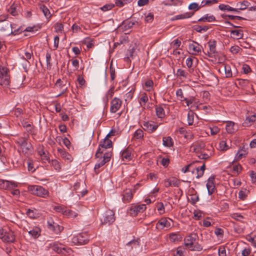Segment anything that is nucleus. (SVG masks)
Wrapping results in <instances>:
<instances>
[{
    "mask_svg": "<svg viewBox=\"0 0 256 256\" xmlns=\"http://www.w3.org/2000/svg\"><path fill=\"white\" fill-rule=\"evenodd\" d=\"M28 232L34 238H36L40 235V228L36 227L28 231Z\"/></svg>",
    "mask_w": 256,
    "mask_h": 256,
    "instance_id": "obj_30",
    "label": "nucleus"
},
{
    "mask_svg": "<svg viewBox=\"0 0 256 256\" xmlns=\"http://www.w3.org/2000/svg\"><path fill=\"white\" fill-rule=\"evenodd\" d=\"M103 154V156H102V154H100V156L98 158L100 159L95 164L94 170L96 174H99L100 172V170L99 169L104 166L105 164L108 162L110 160L112 156L111 152H106Z\"/></svg>",
    "mask_w": 256,
    "mask_h": 256,
    "instance_id": "obj_1",
    "label": "nucleus"
},
{
    "mask_svg": "<svg viewBox=\"0 0 256 256\" xmlns=\"http://www.w3.org/2000/svg\"><path fill=\"white\" fill-rule=\"evenodd\" d=\"M115 220L114 213L111 210H108L104 213L101 218L102 224L110 225Z\"/></svg>",
    "mask_w": 256,
    "mask_h": 256,
    "instance_id": "obj_6",
    "label": "nucleus"
},
{
    "mask_svg": "<svg viewBox=\"0 0 256 256\" xmlns=\"http://www.w3.org/2000/svg\"><path fill=\"white\" fill-rule=\"evenodd\" d=\"M52 164L56 170L59 171L60 170V163L57 160H52Z\"/></svg>",
    "mask_w": 256,
    "mask_h": 256,
    "instance_id": "obj_61",
    "label": "nucleus"
},
{
    "mask_svg": "<svg viewBox=\"0 0 256 256\" xmlns=\"http://www.w3.org/2000/svg\"><path fill=\"white\" fill-rule=\"evenodd\" d=\"M200 48L201 46L198 42L194 41L188 44L189 50H192V54H196L201 52Z\"/></svg>",
    "mask_w": 256,
    "mask_h": 256,
    "instance_id": "obj_17",
    "label": "nucleus"
},
{
    "mask_svg": "<svg viewBox=\"0 0 256 256\" xmlns=\"http://www.w3.org/2000/svg\"><path fill=\"white\" fill-rule=\"evenodd\" d=\"M40 9L42 12L44 14L46 17V18L48 19L51 17V14L50 13V10L44 4H42L40 6Z\"/></svg>",
    "mask_w": 256,
    "mask_h": 256,
    "instance_id": "obj_36",
    "label": "nucleus"
},
{
    "mask_svg": "<svg viewBox=\"0 0 256 256\" xmlns=\"http://www.w3.org/2000/svg\"><path fill=\"white\" fill-rule=\"evenodd\" d=\"M194 14V12H186L183 14L176 15L172 18V20L190 18H191Z\"/></svg>",
    "mask_w": 256,
    "mask_h": 256,
    "instance_id": "obj_20",
    "label": "nucleus"
},
{
    "mask_svg": "<svg viewBox=\"0 0 256 256\" xmlns=\"http://www.w3.org/2000/svg\"><path fill=\"white\" fill-rule=\"evenodd\" d=\"M206 168L205 164H204L200 167H198L196 168L197 172V176H196V178H199L202 177L204 174V172Z\"/></svg>",
    "mask_w": 256,
    "mask_h": 256,
    "instance_id": "obj_39",
    "label": "nucleus"
},
{
    "mask_svg": "<svg viewBox=\"0 0 256 256\" xmlns=\"http://www.w3.org/2000/svg\"><path fill=\"white\" fill-rule=\"evenodd\" d=\"M182 0H169L168 3L166 4V5L172 6H178L181 5L182 4Z\"/></svg>",
    "mask_w": 256,
    "mask_h": 256,
    "instance_id": "obj_47",
    "label": "nucleus"
},
{
    "mask_svg": "<svg viewBox=\"0 0 256 256\" xmlns=\"http://www.w3.org/2000/svg\"><path fill=\"white\" fill-rule=\"evenodd\" d=\"M12 24L8 22H5L2 24L0 28V31L4 34L10 36L12 32V28H14Z\"/></svg>",
    "mask_w": 256,
    "mask_h": 256,
    "instance_id": "obj_11",
    "label": "nucleus"
},
{
    "mask_svg": "<svg viewBox=\"0 0 256 256\" xmlns=\"http://www.w3.org/2000/svg\"><path fill=\"white\" fill-rule=\"evenodd\" d=\"M176 74L178 77L182 76L184 78H186L188 75V73L185 70L179 68Z\"/></svg>",
    "mask_w": 256,
    "mask_h": 256,
    "instance_id": "obj_51",
    "label": "nucleus"
},
{
    "mask_svg": "<svg viewBox=\"0 0 256 256\" xmlns=\"http://www.w3.org/2000/svg\"><path fill=\"white\" fill-rule=\"evenodd\" d=\"M208 44L209 51L208 52V55L209 57L212 58V54H214L216 52V42L215 40L209 41Z\"/></svg>",
    "mask_w": 256,
    "mask_h": 256,
    "instance_id": "obj_21",
    "label": "nucleus"
},
{
    "mask_svg": "<svg viewBox=\"0 0 256 256\" xmlns=\"http://www.w3.org/2000/svg\"><path fill=\"white\" fill-rule=\"evenodd\" d=\"M153 85V81L150 79L147 80L144 82V86L148 91H150L152 89Z\"/></svg>",
    "mask_w": 256,
    "mask_h": 256,
    "instance_id": "obj_48",
    "label": "nucleus"
},
{
    "mask_svg": "<svg viewBox=\"0 0 256 256\" xmlns=\"http://www.w3.org/2000/svg\"><path fill=\"white\" fill-rule=\"evenodd\" d=\"M50 246L53 250L60 254L64 255L70 254L72 252L70 248L64 246L62 244L58 243V242H52Z\"/></svg>",
    "mask_w": 256,
    "mask_h": 256,
    "instance_id": "obj_3",
    "label": "nucleus"
},
{
    "mask_svg": "<svg viewBox=\"0 0 256 256\" xmlns=\"http://www.w3.org/2000/svg\"><path fill=\"white\" fill-rule=\"evenodd\" d=\"M198 236L196 234H190V236H187L184 240L185 246L189 248L190 246L193 244V243L196 241Z\"/></svg>",
    "mask_w": 256,
    "mask_h": 256,
    "instance_id": "obj_16",
    "label": "nucleus"
},
{
    "mask_svg": "<svg viewBox=\"0 0 256 256\" xmlns=\"http://www.w3.org/2000/svg\"><path fill=\"white\" fill-rule=\"evenodd\" d=\"M28 190L32 194L40 197L46 198L49 196L48 191L40 186H30Z\"/></svg>",
    "mask_w": 256,
    "mask_h": 256,
    "instance_id": "obj_2",
    "label": "nucleus"
},
{
    "mask_svg": "<svg viewBox=\"0 0 256 256\" xmlns=\"http://www.w3.org/2000/svg\"><path fill=\"white\" fill-rule=\"evenodd\" d=\"M121 157L123 160L124 159L130 160L132 159L131 151L128 148H126L120 152Z\"/></svg>",
    "mask_w": 256,
    "mask_h": 256,
    "instance_id": "obj_26",
    "label": "nucleus"
},
{
    "mask_svg": "<svg viewBox=\"0 0 256 256\" xmlns=\"http://www.w3.org/2000/svg\"><path fill=\"white\" fill-rule=\"evenodd\" d=\"M190 250L193 251H200L202 250V246L199 244L198 242L195 241L192 246H190L188 248Z\"/></svg>",
    "mask_w": 256,
    "mask_h": 256,
    "instance_id": "obj_37",
    "label": "nucleus"
},
{
    "mask_svg": "<svg viewBox=\"0 0 256 256\" xmlns=\"http://www.w3.org/2000/svg\"><path fill=\"white\" fill-rule=\"evenodd\" d=\"M144 136V132L141 129L137 130L134 133V137L136 139L142 138Z\"/></svg>",
    "mask_w": 256,
    "mask_h": 256,
    "instance_id": "obj_52",
    "label": "nucleus"
},
{
    "mask_svg": "<svg viewBox=\"0 0 256 256\" xmlns=\"http://www.w3.org/2000/svg\"><path fill=\"white\" fill-rule=\"evenodd\" d=\"M26 215L30 218H36L37 214L34 210L31 209L27 210L26 212Z\"/></svg>",
    "mask_w": 256,
    "mask_h": 256,
    "instance_id": "obj_53",
    "label": "nucleus"
},
{
    "mask_svg": "<svg viewBox=\"0 0 256 256\" xmlns=\"http://www.w3.org/2000/svg\"><path fill=\"white\" fill-rule=\"evenodd\" d=\"M224 72H225V74H226V78H230L232 77V70H231V68H230V65L227 64H224Z\"/></svg>",
    "mask_w": 256,
    "mask_h": 256,
    "instance_id": "obj_41",
    "label": "nucleus"
},
{
    "mask_svg": "<svg viewBox=\"0 0 256 256\" xmlns=\"http://www.w3.org/2000/svg\"><path fill=\"white\" fill-rule=\"evenodd\" d=\"M216 20V18L213 15H209L208 14H205L201 18H199L198 22H212Z\"/></svg>",
    "mask_w": 256,
    "mask_h": 256,
    "instance_id": "obj_27",
    "label": "nucleus"
},
{
    "mask_svg": "<svg viewBox=\"0 0 256 256\" xmlns=\"http://www.w3.org/2000/svg\"><path fill=\"white\" fill-rule=\"evenodd\" d=\"M58 152L60 153V156L64 160L72 161V156L68 152L62 149H58Z\"/></svg>",
    "mask_w": 256,
    "mask_h": 256,
    "instance_id": "obj_33",
    "label": "nucleus"
},
{
    "mask_svg": "<svg viewBox=\"0 0 256 256\" xmlns=\"http://www.w3.org/2000/svg\"><path fill=\"white\" fill-rule=\"evenodd\" d=\"M219 148L221 150L224 151L228 150L229 146L225 140H222L220 142Z\"/></svg>",
    "mask_w": 256,
    "mask_h": 256,
    "instance_id": "obj_50",
    "label": "nucleus"
},
{
    "mask_svg": "<svg viewBox=\"0 0 256 256\" xmlns=\"http://www.w3.org/2000/svg\"><path fill=\"white\" fill-rule=\"evenodd\" d=\"M146 208V206L144 204L139 205L132 204L128 210V212L130 216H134L138 213L142 212Z\"/></svg>",
    "mask_w": 256,
    "mask_h": 256,
    "instance_id": "obj_8",
    "label": "nucleus"
},
{
    "mask_svg": "<svg viewBox=\"0 0 256 256\" xmlns=\"http://www.w3.org/2000/svg\"><path fill=\"white\" fill-rule=\"evenodd\" d=\"M84 235H86L85 234H80L72 238V242L74 243H78L82 244H86L88 242L87 240H84Z\"/></svg>",
    "mask_w": 256,
    "mask_h": 256,
    "instance_id": "obj_22",
    "label": "nucleus"
},
{
    "mask_svg": "<svg viewBox=\"0 0 256 256\" xmlns=\"http://www.w3.org/2000/svg\"><path fill=\"white\" fill-rule=\"evenodd\" d=\"M178 181L175 178H173L172 180L168 179L164 180V186L166 187L170 186H178Z\"/></svg>",
    "mask_w": 256,
    "mask_h": 256,
    "instance_id": "obj_28",
    "label": "nucleus"
},
{
    "mask_svg": "<svg viewBox=\"0 0 256 256\" xmlns=\"http://www.w3.org/2000/svg\"><path fill=\"white\" fill-rule=\"evenodd\" d=\"M135 48H132L128 50L126 54V56L124 58V60L127 62H130L131 60L133 59L136 56Z\"/></svg>",
    "mask_w": 256,
    "mask_h": 256,
    "instance_id": "obj_19",
    "label": "nucleus"
},
{
    "mask_svg": "<svg viewBox=\"0 0 256 256\" xmlns=\"http://www.w3.org/2000/svg\"><path fill=\"white\" fill-rule=\"evenodd\" d=\"M158 128V126L154 124L153 122H144L143 129L149 132H152Z\"/></svg>",
    "mask_w": 256,
    "mask_h": 256,
    "instance_id": "obj_13",
    "label": "nucleus"
},
{
    "mask_svg": "<svg viewBox=\"0 0 256 256\" xmlns=\"http://www.w3.org/2000/svg\"><path fill=\"white\" fill-rule=\"evenodd\" d=\"M234 123L232 122H228L226 125V130L229 134H232L236 130L234 128Z\"/></svg>",
    "mask_w": 256,
    "mask_h": 256,
    "instance_id": "obj_32",
    "label": "nucleus"
},
{
    "mask_svg": "<svg viewBox=\"0 0 256 256\" xmlns=\"http://www.w3.org/2000/svg\"><path fill=\"white\" fill-rule=\"evenodd\" d=\"M231 37L234 39L239 40L243 36V32L241 30H234L230 31Z\"/></svg>",
    "mask_w": 256,
    "mask_h": 256,
    "instance_id": "obj_23",
    "label": "nucleus"
},
{
    "mask_svg": "<svg viewBox=\"0 0 256 256\" xmlns=\"http://www.w3.org/2000/svg\"><path fill=\"white\" fill-rule=\"evenodd\" d=\"M128 37L126 36H122L120 38V40L118 42H114V46L116 47L117 46L120 45L122 44H123L124 42L127 41Z\"/></svg>",
    "mask_w": 256,
    "mask_h": 256,
    "instance_id": "obj_58",
    "label": "nucleus"
},
{
    "mask_svg": "<svg viewBox=\"0 0 256 256\" xmlns=\"http://www.w3.org/2000/svg\"><path fill=\"white\" fill-rule=\"evenodd\" d=\"M247 154L246 150H244V148H242L238 152L236 153V160H240L243 156H245Z\"/></svg>",
    "mask_w": 256,
    "mask_h": 256,
    "instance_id": "obj_40",
    "label": "nucleus"
},
{
    "mask_svg": "<svg viewBox=\"0 0 256 256\" xmlns=\"http://www.w3.org/2000/svg\"><path fill=\"white\" fill-rule=\"evenodd\" d=\"M8 68L4 66L0 67V76H8Z\"/></svg>",
    "mask_w": 256,
    "mask_h": 256,
    "instance_id": "obj_59",
    "label": "nucleus"
},
{
    "mask_svg": "<svg viewBox=\"0 0 256 256\" xmlns=\"http://www.w3.org/2000/svg\"><path fill=\"white\" fill-rule=\"evenodd\" d=\"M136 23H138L136 21L132 22L128 20H124L122 24L119 26V28L123 31L127 30L131 28Z\"/></svg>",
    "mask_w": 256,
    "mask_h": 256,
    "instance_id": "obj_14",
    "label": "nucleus"
},
{
    "mask_svg": "<svg viewBox=\"0 0 256 256\" xmlns=\"http://www.w3.org/2000/svg\"><path fill=\"white\" fill-rule=\"evenodd\" d=\"M170 240L174 242H178L182 240V236L178 232H174L170 234Z\"/></svg>",
    "mask_w": 256,
    "mask_h": 256,
    "instance_id": "obj_24",
    "label": "nucleus"
},
{
    "mask_svg": "<svg viewBox=\"0 0 256 256\" xmlns=\"http://www.w3.org/2000/svg\"><path fill=\"white\" fill-rule=\"evenodd\" d=\"M214 178L210 177L208 180V182L206 184L208 192L209 195H211L214 192L215 186L214 183Z\"/></svg>",
    "mask_w": 256,
    "mask_h": 256,
    "instance_id": "obj_18",
    "label": "nucleus"
},
{
    "mask_svg": "<svg viewBox=\"0 0 256 256\" xmlns=\"http://www.w3.org/2000/svg\"><path fill=\"white\" fill-rule=\"evenodd\" d=\"M242 50V49L238 46H234L230 48V51L233 54H236Z\"/></svg>",
    "mask_w": 256,
    "mask_h": 256,
    "instance_id": "obj_57",
    "label": "nucleus"
},
{
    "mask_svg": "<svg viewBox=\"0 0 256 256\" xmlns=\"http://www.w3.org/2000/svg\"><path fill=\"white\" fill-rule=\"evenodd\" d=\"M8 10L9 12L14 16L18 15V12L16 10V7L14 5L12 6Z\"/></svg>",
    "mask_w": 256,
    "mask_h": 256,
    "instance_id": "obj_63",
    "label": "nucleus"
},
{
    "mask_svg": "<svg viewBox=\"0 0 256 256\" xmlns=\"http://www.w3.org/2000/svg\"><path fill=\"white\" fill-rule=\"evenodd\" d=\"M250 5V3L248 1L244 0L242 2L237 3L236 6L238 7V9L240 10H244L246 9Z\"/></svg>",
    "mask_w": 256,
    "mask_h": 256,
    "instance_id": "obj_35",
    "label": "nucleus"
},
{
    "mask_svg": "<svg viewBox=\"0 0 256 256\" xmlns=\"http://www.w3.org/2000/svg\"><path fill=\"white\" fill-rule=\"evenodd\" d=\"M10 76H0V84L4 88H8L10 86Z\"/></svg>",
    "mask_w": 256,
    "mask_h": 256,
    "instance_id": "obj_25",
    "label": "nucleus"
},
{
    "mask_svg": "<svg viewBox=\"0 0 256 256\" xmlns=\"http://www.w3.org/2000/svg\"><path fill=\"white\" fill-rule=\"evenodd\" d=\"M156 114L159 118H162L165 116V112L163 108L160 106H156Z\"/></svg>",
    "mask_w": 256,
    "mask_h": 256,
    "instance_id": "obj_34",
    "label": "nucleus"
},
{
    "mask_svg": "<svg viewBox=\"0 0 256 256\" xmlns=\"http://www.w3.org/2000/svg\"><path fill=\"white\" fill-rule=\"evenodd\" d=\"M170 222L166 218H162L157 222L156 228L158 229L162 230L164 228H168L170 227Z\"/></svg>",
    "mask_w": 256,
    "mask_h": 256,
    "instance_id": "obj_15",
    "label": "nucleus"
},
{
    "mask_svg": "<svg viewBox=\"0 0 256 256\" xmlns=\"http://www.w3.org/2000/svg\"><path fill=\"white\" fill-rule=\"evenodd\" d=\"M218 8L222 11H236V10L234 8H232L228 5H226L224 4H220L218 6Z\"/></svg>",
    "mask_w": 256,
    "mask_h": 256,
    "instance_id": "obj_42",
    "label": "nucleus"
},
{
    "mask_svg": "<svg viewBox=\"0 0 256 256\" xmlns=\"http://www.w3.org/2000/svg\"><path fill=\"white\" fill-rule=\"evenodd\" d=\"M157 209L160 214L164 212V208L162 202H158L157 204Z\"/></svg>",
    "mask_w": 256,
    "mask_h": 256,
    "instance_id": "obj_62",
    "label": "nucleus"
},
{
    "mask_svg": "<svg viewBox=\"0 0 256 256\" xmlns=\"http://www.w3.org/2000/svg\"><path fill=\"white\" fill-rule=\"evenodd\" d=\"M132 0H116V4L119 7L123 6L124 4L130 3Z\"/></svg>",
    "mask_w": 256,
    "mask_h": 256,
    "instance_id": "obj_45",
    "label": "nucleus"
},
{
    "mask_svg": "<svg viewBox=\"0 0 256 256\" xmlns=\"http://www.w3.org/2000/svg\"><path fill=\"white\" fill-rule=\"evenodd\" d=\"M188 8L190 10H194V12H196L200 9V6L196 2H192L189 4Z\"/></svg>",
    "mask_w": 256,
    "mask_h": 256,
    "instance_id": "obj_49",
    "label": "nucleus"
},
{
    "mask_svg": "<svg viewBox=\"0 0 256 256\" xmlns=\"http://www.w3.org/2000/svg\"><path fill=\"white\" fill-rule=\"evenodd\" d=\"M64 215L68 218H76L78 214L70 210L66 209V211H64Z\"/></svg>",
    "mask_w": 256,
    "mask_h": 256,
    "instance_id": "obj_46",
    "label": "nucleus"
},
{
    "mask_svg": "<svg viewBox=\"0 0 256 256\" xmlns=\"http://www.w3.org/2000/svg\"><path fill=\"white\" fill-rule=\"evenodd\" d=\"M194 112L190 111L188 114V126L192 125L194 123Z\"/></svg>",
    "mask_w": 256,
    "mask_h": 256,
    "instance_id": "obj_44",
    "label": "nucleus"
},
{
    "mask_svg": "<svg viewBox=\"0 0 256 256\" xmlns=\"http://www.w3.org/2000/svg\"><path fill=\"white\" fill-rule=\"evenodd\" d=\"M17 143L20 146L22 152L24 154L29 155L32 154L33 149L32 145L30 143L28 144L26 140L24 138L20 139Z\"/></svg>",
    "mask_w": 256,
    "mask_h": 256,
    "instance_id": "obj_7",
    "label": "nucleus"
},
{
    "mask_svg": "<svg viewBox=\"0 0 256 256\" xmlns=\"http://www.w3.org/2000/svg\"><path fill=\"white\" fill-rule=\"evenodd\" d=\"M122 196L123 202L125 204L130 202L133 198V192L132 190L126 188L123 191Z\"/></svg>",
    "mask_w": 256,
    "mask_h": 256,
    "instance_id": "obj_12",
    "label": "nucleus"
},
{
    "mask_svg": "<svg viewBox=\"0 0 256 256\" xmlns=\"http://www.w3.org/2000/svg\"><path fill=\"white\" fill-rule=\"evenodd\" d=\"M127 246H130V250L134 248H136L140 246V240H133L126 244Z\"/></svg>",
    "mask_w": 256,
    "mask_h": 256,
    "instance_id": "obj_38",
    "label": "nucleus"
},
{
    "mask_svg": "<svg viewBox=\"0 0 256 256\" xmlns=\"http://www.w3.org/2000/svg\"><path fill=\"white\" fill-rule=\"evenodd\" d=\"M122 101L118 98H114L110 102V112L111 113H116L122 106Z\"/></svg>",
    "mask_w": 256,
    "mask_h": 256,
    "instance_id": "obj_10",
    "label": "nucleus"
},
{
    "mask_svg": "<svg viewBox=\"0 0 256 256\" xmlns=\"http://www.w3.org/2000/svg\"><path fill=\"white\" fill-rule=\"evenodd\" d=\"M194 28L196 32L202 33L203 32L207 31L208 27L206 26H202L199 25H195L194 26Z\"/></svg>",
    "mask_w": 256,
    "mask_h": 256,
    "instance_id": "obj_43",
    "label": "nucleus"
},
{
    "mask_svg": "<svg viewBox=\"0 0 256 256\" xmlns=\"http://www.w3.org/2000/svg\"><path fill=\"white\" fill-rule=\"evenodd\" d=\"M199 200V197L197 194H192L190 197V202L194 204Z\"/></svg>",
    "mask_w": 256,
    "mask_h": 256,
    "instance_id": "obj_64",
    "label": "nucleus"
},
{
    "mask_svg": "<svg viewBox=\"0 0 256 256\" xmlns=\"http://www.w3.org/2000/svg\"><path fill=\"white\" fill-rule=\"evenodd\" d=\"M46 66L47 68H51L52 64L50 62L51 60V54L49 52H47L46 54Z\"/></svg>",
    "mask_w": 256,
    "mask_h": 256,
    "instance_id": "obj_60",
    "label": "nucleus"
},
{
    "mask_svg": "<svg viewBox=\"0 0 256 256\" xmlns=\"http://www.w3.org/2000/svg\"><path fill=\"white\" fill-rule=\"evenodd\" d=\"M54 29L56 32H62L64 30V25L62 23L57 22L54 26Z\"/></svg>",
    "mask_w": 256,
    "mask_h": 256,
    "instance_id": "obj_55",
    "label": "nucleus"
},
{
    "mask_svg": "<svg viewBox=\"0 0 256 256\" xmlns=\"http://www.w3.org/2000/svg\"><path fill=\"white\" fill-rule=\"evenodd\" d=\"M148 98L147 95L146 94H142L140 99V106H143L148 101Z\"/></svg>",
    "mask_w": 256,
    "mask_h": 256,
    "instance_id": "obj_54",
    "label": "nucleus"
},
{
    "mask_svg": "<svg viewBox=\"0 0 256 256\" xmlns=\"http://www.w3.org/2000/svg\"><path fill=\"white\" fill-rule=\"evenodd\" d=\"M3 186H2V188L4 189H10L17 186L16 184L13 182L5 180Z\"/></svg>",
    "mask_w": 256,
    "mask_h": 256,
    "instance_id": "obj_31",
    "label": "nucleus"
},
{
    "mask_svg": "<svg viewBox=\"0 0 256 256\" xmlns=\"http://www.w3.org/2000/svg\"><path fill=\"white\" fill-rule=\"evenodd\" d=\"M47 224L48 228L56 234L60 233L63 230V227L55 222L51 218L48 219Z\"/></svg>",
    "mask_w": 256,
    "mask_h": 256,
    "instance_id": "obj_9",
    "label": "nucleus"
},
{
    "mask_svg": "<svg viewBox=\"0 0 256 256\" xmlns=\"http://www.w3.org/2000/svg\"><path fill=\"white\" fill-rule=\"evenodd\" d=\"M162 144L164 146L171 147L173 146L174 142L170 136L164 137L162 138Z\"/></svg>",
    "mask_w": 256,
    "mask_h": 256,
    "instance_id": "obj_29",
    "label": "nucleus"
},
{
    "mask_svg": "<svg viewBox=\"0 0 256 256\" xmlns=\"http://www.w3.org/2000/svg\"><path fill=\"white\" fill-rule=\"evenodd\" d=\"M230 216L233 219L237 220V221H241L242 219L244 218V217L243 216L241 215L240 214H238V213H234L232 214Z\"/></svg>",
    "mask_w": 256,
    "mask_h": 256,
    "instance_id": "obj_56",
    "label": "nucleus"
},
{
    "mask_svg": "<svg viewBox=\"0 0 256 256\" xmlns=\"http://www.w3.org/2000/svg\"><path fill=\"white\" fill-rule=\"evenodd\" d=\"M112 140L105 138L99 144L98 148L95 154L96 157L99 158L100 156V154H104L106 148H110L112 147Z\"/></svg>",
    "mask_w": 256,
    "mask_h": 256,
    "instance_id": "obj_5",
    "label": "nucleus"
},
{
    "mask_svg": "<svg viewBox=\"0 0 256 256\" xmlns=\"http://www.w3.org/2000/svg\"><path fill=\"white\" fill-rule=\"evenodd\" d=\"M0 239L4 242H14L15 237L13 232L11 230H6L0 227Z\"/></svg>",
    "mask_w": 256,
    "mask_h": 256,
    "instance_id": "obj_4",
    "label": "nucleus"
}]
</instances>
